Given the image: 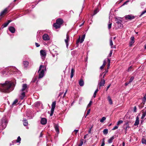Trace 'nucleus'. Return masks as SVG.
Wrapping results in <instances>:
<instances>
[{
  "label": "nucleus",
  "instance_id": "58",
  "mask_svg": "<svg viewBox=\"0 0 146 146\" xmlns=\"http://www.w3.org/2000/svg\"><path fill=\"white\" fill-rule=\"evenodd\" d=\"M74 131L75 132V134H76L77 133H78V130H75Z\"/></svg>",
  "mask_w": 146,
  "mask_h": 146
},
{
  "label": "nucleus",
  "instance_id": "26",
  "mask_svg": "<svg viewBox=\"0 0 146 146\" xmlns=\"http://www.w3.org/2000/svg\"><path fill=\"white\" fill-rule=\"evenodd\" d=\"M108 100L110 104H112V101L110 96H108Z\"/></svg>",
  "mask_w": 146,
  "mask_h": 146
},
{
  "label": "nucleus",
  "instance_id": "23",
  "mask_svg": "<svg viewBox=\"0 0 146 146\" xmlns=\"http://www.w3.org/2000/svg\"><path fill=\"white\" fill-rule=\"evenodd\" d=\"M23 119V121L24 125L25 126H27L28 124L27 121L25 119Z\"/></svg>",
  "mask_w": 146,
  "mask_h": 146
},
{
  "label": "nucleus",
  "instance_id": "32",
  "mask_svg": "<svg viewBox=\"0 0 146 146\" xmlns=\"http://www.w3.org/2000/svg\"><path fill=\"white\" fill-rule=\"evenodd\" d=\"M103 133L104 134H106L108 133V131L107 129H104L103 131Z\"/></svg>",
  "mask_w": 146,
  "mask_h": 146
},
{
  "label": "nucleus",
  "instance_id": "8",
  "mask_svg": "<svg viewBox=\"0 0 146 146\" xmlns=\"http://www.w3.org/2000/svg\"><path fill=\"white\" fill-rule=\"evenodd\" d=\"M27 85L26 84H23L22 86V88L21 90V91H24L27 92Z\"/></svg>",
  "mask_w": 146,
  "mask_h": 146
},
{
  "label": "nucleus",
  "instance_id": "48",
  "mask_svg": "<svg viewBox=\"0 0 146 146\" xmlns=\"http://www.w3.org/2000/svg\"><path fill=\"white\" fill-rule=\"evenodd\" d=\"M105 145V141H104V139L103 140L102 142V145L101 146H104Z\"/></svg>",
  "mask_w": 146,
  "mask_h": 146
},
{
  "label": "nucleus",
  "instance_id": "55",
  "mask_svg": "<svg viewBox=\"0 0 146 146\" xmlns=\"http://www.w3.org/2000/svg\"><path fill=\"white\" fill-rule=\"evenodd\" d=\"M90 109H89V110H88V111H87V114H86V116L87 115H88V114H89L90 113Z\"/></svg>",
  "mask_w": 146,
  "mask_h": 146
},
{
  "label": "nucleus",
  "instance_id": "10",
  "mask_svg": "<svg viewBox=\"0 0 146 146\" xmlns=\"http://www.w3.org/2000/svg\"><path fill=\"white\" fill-rule=\"evenodd\" d=\"M63 21L61 19H58L56 20V23L61 25L63 23Z\"/></svg>",
  "mask_w": 146,
  "mask_h": 146
},
{
  "label": "nucleus",
  "instance_id": "3",
  "mask_svg": "<svg viewBox=\"0 0 146 146\" xmlns=\"http://www.w3.org/2000/svg\"><path fill=\"white\" fill-rule=\"evenodd\" d=\"M105 80L102 78H101L100 80V82H99L98 84V86L100 89L101 87L104 85L105 84Z\"/></svg>",
  "mask_w": 146,
  "mask_h": 146
},
{
  "label": "nucleus",
  "instance_id": "39",
  "mask_svg": "<svg viewBox=\"0 0 146 146\" xmlns=\"http://www.w3.org/2000/svg\"><path fill=\"white\" fill-rule=\"evenodd\" d=\"M130 128L129 126H127L126 128H125V134H126L127 133V131L128 129Z\"/></svg>",
  "mask_w": 146,
  "mask_h": 146
},
{
  "label": "nucleus",
  "instance_id": "60",
  "mask_svg": "<svg viewBox=\"0 0 146 146\" xmlns=\"http://www.w3.org/2000/svg\"><path fill=\"white\" fill-rule=\"evenodd\" d=\"M111 86V84H110L107 87V90H106V91H107L108 90V89L110 87V86Z\"/></svg>",
  "mask_w": 146,
  "mask_h": 146
},
{
  "label": "nucleus",
  "instance_id": "64",
  "mask_svg": "<svg viewBox=\"0 0 146 146\" xmlns=\"http://www.w3.org/2000/svg\"><path fill=\"white\" fill-rule=\"evenodd\" d=\"M8 70L7 68H5L3 71L4 72H6V71Z\"/></svg>",
  "mask_w": 146,
  "mask_h": 146
},
{
  "label": "nucleus",
  "instance_id": "27",
  "mask_svg": "<svg viewBox=\"0 0 146 146\" xmlns=\"http://www.w3.org/2000/svg\"><path fill=\"white\" fill-rule=\"evenodd\" d=\"M141 141L142 143L146 144V140L144 137L142 138Z\"/></svg>",
  "mask_w": 146,
  "mask_h": 146
},
{
  "label": "nucleus",
  "instance_id": "31",
  "mask_svg": "<svg viewBox=\"0 0 146 146\" xmlns=\"http://www.w3.org/2000/svg\"><path fill=\"white\" fill-rule=\"evenodd\" d=\"M10 70H11L12 71H13L14 72L16 71L17 70V69L15 67H12Z\"/></svg>",
  "mask_w": 146,
  "mask_h": 146
},
{
  "label": "nucleus",
  "instance_id": "6",
  "mask_svg": "<svg viewBox=\"0 0 146 146\" xmlns=\"http://www.w3.org/2000/svg\"><path fill=\"white\" fill-rule=\"evenodd\" d=\"M40 54L42 57H43V58H44L46 56V53L44 50H41L40 51Z\"/></svg>",
  "mask_w": 146,
  "mask_h": 146
},
{
  "label": "nucleus",
  "instance_id": "2",
  "mask_svg": "<svg viewBox=\"0 0 146 146\" xmlns=\"http://www.w3.org/2000/svg\"><path fill=\"white\" fill-rule=\"evenodd\" d=\"M44 69H45V68L44 66L40 65V66L38 71L39 78H42L43 77L44 73Z\"/></svg>",
  "mask_w": 146,
  "mask_h": 146
},
{
  "label": "nucleus",
  "instance_id": "44",
  "mask_svg": "<svg viewBox=\"0 0 146 146\" xmlns=\"http://www.w3.org/2000/svg\"><path fill=\"white\" fill-rule=\"evenodd\" d=\"M92 101H90V102L89 103V104H88V106H87V107L88 108L89 107H90L91 104H92Z\"/></svg>",
  "mask_w": 146,
  "mask_h": 146
},
{
  "label": "nucleus",
  "instance_id": "16",
  "mask_svg": "<svg viewBox=\"0 0 146 146\" xmlns=\"http://www.w3.org/2000/svg\"><path fill=\"white\" fill-rule=\"evenodd\" d=\"M53 26L56 29H58L60 27L61 25L56 22L54 24Z\"/></svg>",
  "mask_w": 146,
  "mask_h": 146
},
{
  "label": "nucleus",
  "instance_id": "53",
  "mask_svg": "<svg viewBox=\"0 0 146 146\" xmlns=\"http://www.w3.org/2000/svg\"><path fill=\"white\" fill-rule=\"evenodd\" d=\"M104 73V72H103L102 74H101L100 75V80L101 79V78H102V76L103 75V74Z\"/></svg>",
  "mask_w": 146,
  "mask_h": 146
},
{
  "label": "nucleus",
  "instance_id": "37",
  "mask_svg": "<svg viewBox=\"0 0 146 146\" xmlns=\"http://www.w3.org/2000/svg\"><path fill=\"white\" fill-rule=\"evenodd\" d=\"M21 140V138L19 136L18 137L17 139L16 140V141L17 143L20 142Z\"/></svg>",
  "mask_w": 146,
  "mask_h": 146
},
{
  "label": "nucleus",
  "instance_id": "20",
  "mask_svg": "<svg viewBox=\"0 0 146 146\" xmlns=\"http://www.w3.org/2000/svg\"><path fill=\"white\" fill-rule=\"evenodd\" d=\"M79 84L80 86H83L84 85V82L82 79H81L79 81Z\"/></svg>",
  "mask_w": 146,
  "mask_h": 146
},
{
  "label": "nucleus",
  "instance_id": "46",
  "mask_svg": "<svg viewBox=\"0 0 146 146\" xmlns=\"http://www.w3.org/2000/svg\"><path fill=\"white\" fill-rule=\"evenodd\" d=\"M146 13V10L143 11L141 13V14L140 15V17H141L143 14H144V13Z\"/></svg>",
  "mask_w": 146,
  "mask_h": 146
},
{
  "label": "nucleus",
  "instance_id": "35",
  "mask_svg": "<svg viewBox=\"0 0 146 146\" xmlns=\"http://www.w3.org/2000/svg\"><path fill=\"white\" fill-rule=\"evenodd\" d=\"M123 121L122 120H119V121L117 123V125L118 126L120 124L122 123H123Z\"/></svg>",
  "mask_w": 146,
  "mask_h": 146
},
{
  "label": "nucleus",
  "instance_id": "22",
  "mask_svg": "<svg viewBox=\"0 0 146 146\" xmlns=\"http://www.w3.org/2000/svg\"><path fill=\"white\" fill-rule=\"evenodd\" d=\"M23 64L24 66L26 67L28 66L29 62L27 61H24L23 62Z\"/></svg>",
  "mask_w": 146,
  "mask_h": 146
},
{
  "label": "nucleus",
  "instance_id": "34",
  "mask_svg": "<svg viewBox=\"0 0 146 146\" xmlns=\"http://www.w3.org/2000/svg\"><path fill=\"white\" fill-rule=\"evenodd\" d=\"M146 115V113H145L143 111V114H142V115L141 117V118L142 119H143L145 117Z\"/></svg>",
  "mask_w": 146,
  "mask_h": 146
},
{
  "label": "nucleus",
  "instance_id": "43",
  "mask_svg": "<svg viewBox=\"0 0 146 146\" xmlns=\"http://www.w3.org/2000/svg\"><path fill=\"white\" fill-rule=\"evenodd\" d=\"M132 70V67L131 66H130L128 68V70H127L128 72L131 71Z\"/></svg>",
  "mask_w": 146,
  "mask_h": 146
},
{
  "label": "nucleus",
  "instance_id": "40",
  "mask_svg": "<svg viewBox=\"0 0 146 146\" xmlns=\"http://www.w3.org/2000/svg\"><path fill=\"white\" fill-rule=\"evenodd\" d=\"M134 79V77L132 76L131 77L130 80L129 81V82H131Z\"/></svg>",
  "mask_w": 146,
  "mask_h": 146
},
{
  "label": "nucleus",
  "instance_id": "63",
  "mask_svg": "<svg viewBox=\"0 0 146 146\" xmlns=\"http://www.w3.org/2000/svg\"><path fill=\"white\" fill-rule=\"evenodd\" d=\"M104 67L103 66H101L100 67V69H101L102 70V69H103L104 68Z\"/></svg>",
  "mask_w": 146,
  "mask_h": 146
},
{
  "label": "nucleus",
  "instance_id": "18",
  "mask_svg": "<svg viewBox=\"0 0 146 146\" xmlns=\"http://www.w3.org/2000/svg\"><path fill=\"white\" fill-rule=\"evenodd\" d=\"M56 102L54 101L52 102V108L51 110H54L56 106Z\"/></svg>",
  "mask_w": 146,
  "mask_h": 146
},
{
  "label": "nucleus",
  "instance_id": "28",
  "mask_svg": "<svg viewBox=\"0 0 146 146\" xmlns=\"http://www.w3.org/2000/svg\"><path fill=\"white\" fill-rule=\"evenodd\" d=\"M106 119V117H103L100 120V121L101 123H103L104 121Z\"/></svg>",
  "mask_w": 146,
  "mask_h": 146
},
{
  "label": "nucleus",
  "instance_id": "61",
  "mask_svg": "<svg viewBox=\"0 0 146 146\" xmlns=\"http://www.w3.org/2000/svg\"><path fill=\"white\" fill-rule=\"evenodd\" d=\"M130 82H126L125 84V86H126L128 85V84H129Z\"/></svg>",
  "mask_w": 146,
  "mask_h": 146
},
{
  "label": "nucleus",
  "instance_id": "24",
  "mask_svg": "<svg viewBox=\"0 0 146 146\" xmlns=\"http://www.w3.org/2000/svg\"><path fill=\"white\" fill-rule=\"evenodd\" d=\"M110 45L111 46V48H114V46H113V43L112 40V38L110 39Z\"/></svg>",
  "mask_w": 146,
  "mask_h": 146
},
{
  "label": "nucleus",
  "instance_id": "51",
  "mask_svg": "<svg viewBox=\"0 0 146 146\" xmlns=\"http://www.w3.org/2000/svg\"><path fill=\"white\" fill-rule=\"evenodd\" d=\"M106 61L105 60H104V61L103 64L102 66H103L104 67L106 65Z\"/></svg>",
  "mask_w": 146,
  "mask_h": 146
},
{
  "label": "nucleus",
  "instance_id": "13",
  "mask_svg": "<svg viewBox=\"0 0 146 146\" xmlns=\"http://www.w3.org/2000/svg\"><path fill=\"white\" fill-rule=\"evenodd\" d=\"M125 18L126 19L131 20L133 19L134 18V17L133 16L129 15L125 16Z\"/></svg>",
  "mask_w": 146,
  "mask_h": 146
},
{
  "label": "nucleus",
  "instance_id": "41",
  "mask_svg": "<svg viewBox=\"0 0 146 146\" xmlns=\"http://www.w3.org/2000/svg\"><path fill=\"white\" fill-rule=\"evenodd\" d=\"M83 139H82L80 141V143L79 145L78 146H82L83 144Z\"/></svg>",
  "mask_w": 146,
  "mask_h": 146
},
{
  "label": "nucleus",
  "instance_id": "62",
  "mask_svg": "<svg viewBox=\"0 0 146 146\" xmlns=\"http://www.w3.org/2000/svg\"><path fill=\"white\" fill-rule=\"evenodd\" d=\"M108 72V71L107 70H105L104 72L105 73V74H106V73H107Z\"/></svg>",
  "mask_w": 146,
  "mask_h": 146
},
{
  "label": "nucleus",
  "instance_id": "45",
  "mask_svg": "<svg viewBox=\"0 0 146 146\" xmlns=\"http://www.w3.org/2000/svg\"><path fill=\"white\" fill-rule=\"evenodd\" d=\"M98 12V9H96V10H95L94 11V15H95Z\"/></svg>",
  "mask_w": 146,
  "mask_h": 146
},
{
  "label": "nucleus",
  "instance_id": "17",
  "mask_svg": "<svg viewBox=\"0 0 146 146\" xmlns=\"http://www.w3.org/2000/svg\"><path fill=\"white\" fill-rule=\"evenodd\" d=\"M55 130L58 134L59 133L58 126L57 125H55L54 126Z\"/></svg>",
  "mask_w": 146,
  "mask_h": 146
},
{
  "label": "nucleus",
  "instance_id": "1",
  "mask_svg": "<svg viewBox=\"0 0 146 146\" xmlns=\"http://www.w3.org/2000/svg\"><path fill=\"white\" fill-rule=\"evenodd\" d=\"M13 85L12 83L7 81L4 84H0V90L3 92L9 93L13 90Z\"/></svg>",
  "mask_w": 146,
  "mask_h": 146
},
{
  "label": "nucleus",
  "instance_id": "36",
  "mask_svg": "<svg viewBox=\"0 0 146 146\" xmlns=\"http://www.w3.org/2000/svg\"><path fill=\"white\" fill-rule=\"evenodd\" d=\"M98 91V89H97L95 91L93 95L94 97V98H95L96 96V93Z\"/></svg>",
  "mask_w": 146,
  "mask_h": 146
},
{
  "label": "nucleus",
  "instance_id": "42",
  "mask_svg": "<svg viewBox=\"0 0 146 146\" xmlns=\"http://www.w3.org/2000/svg\"><path fill=\"white\" fill-rule=\"evenodd\" d=\"M139 124V121L136 120L134 124L135 125H137Z\"/></svg>",
  "mask_w": 146,
  "mask_h": 146
},
{
  "label": "nucleus",
  "instance_id": "15",
  "mask_svg": "<svg viewBox=\"0 0 146 146\" xmlns=\"http://www.w3.org/2000/svg\"><path fill=\"white\" fill-rule=\"evenodd\" d=\"M9 31L12 33H14L15 32V28L13 27H10L9 28Z\"/></svg>",
  "mask_w": 146,
  "mask_h": 146
},
{
  "label": "nucleus",
  "instance_id": "54",
  "mask_svg": "<svg viewBox=\"0 0 146 146\" xmlns=\"http://www.w3.org/2000/svg\"><path fill=\"white\" fill-rule=\"evenodd\" d=\"M35 45L37 47H38L40 46V45L38 43L36 42L35 43Z\"/></svg>",
  "mask_w": 146,
  "mask_h": 146
},
{
  "label": "nucleus",
  "instance_id": "29",
  "mask_svg": "<svg viewBox=\"0 0 146 146\" xmlns=\"http://www.w3.org/2000/svg\"><path fill=\"white\" fill-rule=\"evenodd\" d=\"M143 102L142 103L144 104L146 100V94L144 96L143 98L142 99Z\"/></svg>",
  "mask_w": 146,
  "mask_h": 146
},
{
  "label": "nucleus",
  "instance_id": "52",
  "mask_svg": "<svg viewBox=\"0 0 146 146\" xmlns=\"http://www.w3.org/2000/svg\"><path fill=\"white\" fill-rule=\"evenodd\" d=\"M106 61L105 60H104V61L103 64L102 66H103L104 67L106 65Z\"/></svg>",
  "mask_w": 146,
  "mask_h": 146
},
{
  "label": "nucleus",
  "instance_id": "59",
  "mask_svg": "<svg viewBox=\"0 0 146 146\" xmlns=\"http://www.w3.org/2000/svg\"><path fill=\"white\" fill-rule=\"evenodd\" d=\"M112 54V52L111 51L109 54V56L111 57V56Z\"/></svg>",
  "mask_w": 146,
  "mask_h": 146
},
{
  "label": "nucleus",
  "instance_id": "12",
  "mask_svg": "<svg viewBox=\"0 0 146 146\" xmlns=\"http://www.w3.org/2000/svg\"><path fill=\"white\" fill-rule=\"evenodd\" d=\"M69 40V36L67 34L66 35V39H65V41L66 42V47L68 48V41Z\"/></svg>",
  "mask_w": 146,
  "mask_h": 146
},
{
  "label": "nucleus",
  "instance_id": "30",
  "mask_svg": "<svg viewBox=\"0 0 146 146\" xmlns=\"http://www.w3.org/2000/svg\"><path fill=\"white\" fill-rule=\"evenodd\" d=\"M112 23L110 22V20L109 24H108V29H110L111 28Z\"/></svg>",
  "mask_w": 146,
  "mask_h": 146
},
{
  "label": "nucleus",
  "instance_id": "5",
  "mask_svg": "<svg viewBox=\"0 0 146 146\" xmlns=\"http://www.w3.org/2000/svg\"><path fill=\"white\" fill-rule=\"evenodd\" d=\"M85 35H82L81 38L80 40V36L78 40H77V42H76V44H78L79 42H80V43H82L83 41H84V39L85 38Z\"/></svg>",
  "mask_w": 146,
  "mask_h": 146
},
{
  "label": "nucleus",
  "instance_id": "7",
  "mask_svg": "<svg viewBox=\"0 0 146 146\" xmlns=\"http://www.w3.org/2000/svg\"><path fill=\"white\" fill-rule=\"evenodd\" d=\"M27 92L25 91H20V92L21 93V96H20V98L21 99H23L25 97V93Z\"/></svg>",
  "mask_w": 146,
  "mask_h": 146
},
{
  "label": "nucleus",
  "instance_id": "14",
  "mask_svg": "<svg viewBox=\"0 0 146 146\" xmlns=\"http://www.w3.org/2000/svg\"><path fill=\"white\" fill-rule=\"evenodd\" d=\"M47 120L45 118H42L41 120V123L43 125H44L46 123Z\"/></svg>",
  "mask_w": 146,
  "mask_h": 146
},
{
  "label": "nucleus",
  "instance_id": "19",
  "mask_svg": "<svg viewBox=\"0 0 146 146\" xmlns=\"http://www.w3.org/2000/svg\"><path fill=\"white\" fill-rule=\"evenodd\" d=\"M8 10L7 8H6L1 13V16H2L3 15L6 13Z\"/></svg>",
  "mask_w": 146,
  "mask_h": 146
},
{
  "label": "nucleus",
  "instance_id": "47",
  "mask_svg": "<svg viewBox=\"0 0 146 146\" xmlns=\"http://www.w3.org/2000/svg\"><path fill=\"white\" fill-rule=\"evenodd\" d=\"M129 122L128 121H127L124 124V126L126 125V126H129Z\"/></svg>",
  "mask_w": 146,
  "mask_h": 146
},
{
  "label": "nucleus",
  "instance_id": "9",
  "mask_svg": "<svg viewBox=\"0 0 146 146\" xmlns=\"http://www.w3.org/2000/svg\"><path fill=\"white\" fill-rule=\"evenodd\" d=\"M42 38L45 40H48L49 39V37L47 34H44Z\"/></svg>",
  "mask_w": 146,
  "mask_h": 146
},
{
  "label": "nucleus",
  "instance_id": "21",
  "mask_svg": "<svg viewBox=\"0 0 146 146\" xmlns=\"http://www.w3.org/2000/svg\"><path fill=\"white\" fill-rule=\"evenodd\" d=\"M74 70L73 69V68H72V69H71V73H70V78H72V77H73V74L74 73Z\"/></svg>",
  "mask_w": 146,
  "mask_h": 146
},
{
  "label": "nucleus",
  "instance_id": "4",
  "mask_svg": "<svg viewBox=\"0 0 146 146\" xmlns=\"http://www.w3.org/2000/svg\"><path fill=\"white\" fill-rule=\"evenodd\" d=\"M7 123V121L5 119H3L2 120V126L3 129H4L6 127Z\"/></svg>",
  "mask_w": 146,
  "mask_h": 146
},
{
  "label": "nucleus",
  "instance_id": "56",
  "mask_svg": "<svg viewBox=\"0 0 146 146\" xmlns=\"http://www.w3.org/2000/svg\"><path fill=\"white\" fill-rule=\"evenodd\" d=\"M136 107L135 106L134 108V112H136Z\"/></svg>",
  "mask_w": 146,
  "mask_h": 146
},
{
  "label": "nucleus",
  "instance_id": "11",
  "mask_svg": "<svg viewBox=\"0 0 146 146\" xmlns=\"http://www.w3.org/2000/svg\"><path fill=\"white\" fill-rule=\"evenodd\" d=\"M131 40L129 42V46H131L132 44L134 42V38L133 36L131 37Z\"/></svg>",
  "mask_w": 146,
  "mask_h": 146
},
{
  "label": "nucleus",
  "instance_id": "49",
  "mask_svg": "<svg viewBox=\"0 0 146 146\" xmlns=\"http://www.w3.org/2000/svg\"><path fill=\"white\" fill-rule=\"evenodd\" d=\"M118 126H116L112 129V130H114L115 129H117L118 128Z\"/></svg>",
  "mask_w": 146,
  "mask_h": 146
},
{
  "label": "nucleus",
  "instance_id": "50",
  "mask_svg": "<svg viewBox=\"0 0 146 146\" xmlns=\"http://www.w3.org/2000/svg\"><path fill=\"white\" fill-rule=\"evenodd\" d=\"M54 110H51V113H50V116H51L52 115L53 113L54 112Z\"/></svg>",
  "mask_w": 146,
  "mask_h": 146
},
{
  "label": "nucleus",
  "instance_id": "38",
  "mask_svg": "<svg viewBox=\"0 0 146 146\" xmlns=\"http://www.w3.org/2000/svg\"><path fill=\"white\" fill-rule=\"evenodd\" d=\"M18 102V100H15L13 102L12 104L13 105H15L16 104H17Z\"/></svg>",
  "mask_w": 146,
  "mask_h": 146
},
{
  "label": "nucleus",
  "instance_id": "57",
  "mask_svg": "<svg viewBox=\"0 0 146 146\" xmlns=\"http://www.w3.org/2000/svg\"><path fill=\"white\" fill-rule=\"evenodd\" d=\"M129 2L128 1H125L124 3L122 5H124L125 4H126L127 3Z\"/></svg>",
  "mask_w": 146,
  "mask_h": 146
},
{
  "label": "nucleus",
  "instance_id": "33",
  "mask_svg": "<svg viewBox=\"0 0 146 146\" xmlns=\"http://www.w3.org/2000/svg\"><path fill=\"white\" fill-rule=\"evenodd\" d=\"M9 24L7 22L3 24V25L2 26H3V28L5 27H6Z\"/></svg>",
  "mask_w": 146,
  "mask_h": 146
},
{
  "label": "nucleus",
  "instance_id": "25",
  "mask_svg": "<svg viewBox=\"0 0 146 146\" xmlns=\"http://www.w3.org/2000/svg\"><path fill=\"white\" fill-rule=\"evenodd\" d=\"M114 139V137L113 136H112L111 138H110L108 140V142L109 143H111L112 142L113 140Z\"/></svg>",
  "mask_w": 146,
  "mask_h": 146
}]
</instances>
